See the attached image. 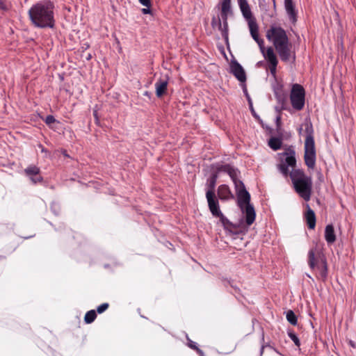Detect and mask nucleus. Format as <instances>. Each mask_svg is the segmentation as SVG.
<instances>
[{
    "label": "nucleus",
    "instance_id": "5701e85b",
    "mask_svg": "<svg viewBox=\"0 0 356 356\" xmlns=\"http://www.w3.org/2000/svg\"><path fill=\"white\" fill-rule=\"evenodd\" d=\"M286 319L292 325H295L297 324V318L294 312L291 310H289L286 312Z\"/></svg>",
    "mask_w": 356,
    "mask_h": 356
},
{
    "label": "nucleus",
    "instance_id": "6ab92c4d",
    "mask_svg": "<svg viewBox=\"0 0 356 356\" xmlns=\"http://www.w3.org/2000/svg\"><path fill=\"white\" fill-rule=\"evenodd\" d=\"M214 29H218L221 32L222 36L228 42V26L227 24H212Z\"/></svg>",
    "mask_w": 356,
    "mask_h": 356
},
{
    "label": "nucleus",
    "instance_id": "b1692460",
    "mask_svg": "<svg viewBox=\"0 0 356 356\" xmlns=\"http://www.w3.org/2000/svg\"><path fill=\"white\" fill-rule=\"evenodd\" d=\"M217 177L218 175L216 173L209 179V189L208 191H212L214 192V188L216 184Z\"/></svg>",
    "mask_w": 356,
    "mask_h": 356
},
{
    "label": "nucleus",
    "instance_id": "a878e982",
    "mask_svg": "<svg viewBox=\"0 0 356 356\" xmlns=\"http://www.w3.org/2000/svg\"><path fill=\"white\" fill-rule=\"evenodd\" d=\"M289 336L291 338V339L294 342V343L297 346H300V341L298 338V337L293 332H289Z\"/></svg>",
    "mask_w": 356,
    "mask_h": 356
},
{
    "label": "nucleus",
    "instance_id": "412c9836",
    "mask_svg": "<svg viewBox=\"0 0 356 356\" xmlns=\"http://www.w3.org/2000/svg\"><path fill=\"white\" fill-rule=\"evenodd\" d=\"M96 316H97V315H96L95 311L90 310L86 314L84 320H85L86 323H91L92 322H93L95 321Z\"/></svg>",
    "mask_w": 356,
    "mask_h": 356
},
{
    "label": "nucleus",
    "instance_id": "39448f33",
    "mask_svg": "<svg viewBox=\"0 0 356 356\" xmlns=\"http://www.w3.org/2000/svg\"><path fill=\"white\" fill-rule=\"evenodd\" d=\"M250 31L253 39L257 42L259 46V48L265 58V59L269 63L270 66V72L273 77L276 79V71H277V59L275 54L274 53L273 49L271 47H269L264 50V41L260 40L258 36V26L257 24H249Z\"/></svg>",
    "mask_w": 356,
    "mask_h": 356
},
{
    "label": "nucleus",
    "instance_id": "1a4fd4ad",
    "mask_svg": "<svg viewBox=\"0 0 356 356\" xmlns=\"http://www.w3.org/2000/svg\"><path fill=\"white\" fill-rule=\"evenodd\" d=\"M280 163L277 165L280 171L287 176L295 168L296 165V152L293 148H287L284 152L280 154Z\"/></svg>",
    "mask_w": 356,
    "mask_h": 356
},
{
    "label": "nucleus",
    "instance_id": "f704fd0d",
    "mask_svg": "<svg viewBox=\"0 0 356 356\" xmlns=\"http://www.w3.org/2000/svg\"><path fill=\"white\" fill-rule=\"evenodd\" d=\"M196 351L200 354V356H204V353L200 348H198V350H197Z\"/></svg>",
    "mask_w": 356,
    "mask_h": 356
},
{
    "label": "nucleus",
    "instance_id": "c756f323",
    "mask_svg": "<svg viewBox=\"0 0 356 356\" xmlns=\"http://www.w3.org/2000/svg\"><path fill=\"white\" fill-rule=\"evenodd\" d=\"M140 3L146 7H149L151 3L149 0H138Z\"/></svg>",
    "mask_w": 356,
    "mask_h": 356
},
{
    "label": "nucleus",
    "instance_id": "7ed1b4c3",
    "mask_svg": "<svg viewBox=\"0 0 356 356\" xmlns=\"http://www.w3.org/2000/svg\"><path fill=\"white\" fill-rule=\"evenodd\" d=\"M290 177L296 192L305 200H309L312 187L311 177L306 176L301 170H291Z\"/></svg>",
    "mask_w": 356,
    "mask_h": 356
},
{
    "label": "nucleus",
    "instance_id": "f3484780",
    "mask_svg": "<svg viewBox=\"0 0 356 356\" xmlns=\"http://www.w3.org/2000/svg\"><path fill=\"white\" fill-rule=\"evenodd\" d=\"M218 195L221 200H227L233 197V195L232 194L229 188L225 184L218 187Z\"/></svg>",
    "mask_w": 356,
    "mask_h": 356
},
{
    "label": "nucleus",
    "instance_id": "2f4dec72",
    "mask_svg": "<svg viewBox=\"0 0 356 356\" xmlns=\"http://www.w3.org/2000/svg\"><path fill=\"white\" fill-rule=\"evenodd\" d=\"M188 346H189L190 348H191L192 349H194V350H198L197 346H196L195 343H194L193 341H191L188 343Z\"/></svg>",
    "mask_w": 356,
    "mask_h": 356
},
{
    "label": "nucleus",
    "instance_id": "ddd939ff",
    "mask_svg": "<svg viewBox=\"0 0 356 356\" xmlns=\"http://www.w3.org/2000/svg\"><path fill=\"white\" fill-rule=\"evenodd\" d=\"M169 81V77L168 75L161 76L155 83L156 95L160 97L163 96L166 90Z\"/></svg>",
    "mask_w": 356,
    "mask_h": 356
},
{
    "label": "nucleus",
    "instance_id": "bb28decb",
    "mask_svg": "<svg viewBox=\"0 0 356 356\" xmlns=\"http://www.w3.org/2000/svg\"><path fill=\"white\" fill-rule=\"evenodd\" d=\"M108 303H103L97 307V311L98 313L101 314V313L104 312V311H106L108 309Z\"/></svg>",
    "mask_w": 356,
    "mask_h": 356
},
{
    "label": "nucleus",
    "instance_id": "2eb2a0df",
    "mask_svg": "<svg viewBox=\"0 0 356 356\" xmlns=\"http://www.w3.org/2000/svg\"><path fill=\"white\" fill-rule=\"evenodd\" d=\"M307 211L305 213V219L309 229H314L316 225V216L314 211L306 204Z\"/></svg>",
    "mask_w": 356,
    "mask_h": 356
},
{
    "label": "nucleus",
    "instance_id": "f257e3e1",
    "mask_svg": "<svg viewBox=\"0 0 356 356\" xmlns=\"http://www.w3.org/2000/svg\"><path fill=\"white\" fill-rule=\"evenodd\" d=\"M241 12L247 22H253L254 17L247 0H237ZM218 22H227L233 16L232 0H219L216 6Z\"/></svg>",
    "mask_w": 356,
    "mask_h": 356
},
{
    "label": "nucleus",
    "instance_id": "423d86ee",
    "mask_svg": "<svg viewBox=\"0 0 356 356\" xmlns=\"http://www.w3.org/2000/svg\"><path fill=\"white\" fill-rule=\"evenodd\" d=\"M303 126L306 133L304 159L308 168H314L316 163V149L313 136L314 131L312 125L309 122H306Z\"/></svg>",
    "mask_w": 356,
    "mask_h": 356
},
{
    "label": "nucleus",
    "instance_id": "4468645a",
    "mask_svg": "<svg viewBox=\"0 0 356 356\" xmlns=\"http://www.w3.org/2000/svg\"><path fill=\"white\" fill-rule=\"evenodd\" d=\"M231 71L236 76V78L241 82H245L246 76L245 71L242 66L236 62L231 64Z\"/></svg>",
    "mask_w": 356,
    "mask_h": 356
},
{
    "label": "nucleus",
    "instance_id": "7c9ffc66",
    "mask_svg": "<svg viewBox=\"0 0 356 356\" xmlns=\"http://www.w3.org/2000/svg\"><path fill=\"white\" fill-rule=\"evenodd\" d=\"M35 25L36 26H38V27H40V28H44V27H46L47 24H40V23H38V24H35ZM48 25L49 26L50 28H53L54 27V24H48Z\"/></svg>",
    "mask_w": 356,
    "mask_h": 356
},
{
    "label": "nucleus",
    "instance_id": "4be33fe9",
    "mask_svg": "<svg viewBox=\"0 0 356 356\" xmlns=\"http://www.w3.org/2000/svg\"><path fill=\"white\" fill-rule=\"evenodd\" d=\"M225 227L228 230H229V232L232 233L242 232L245 229L243 227H237L232 223L227 224Z\"/></svg>",
    "mask_w": 356,
    "mask_h": 356
},
{
    "label": "nucleus",
    "instance_id": "c9c22d12",
    "mask_svg": "<svg viewBox=\"0 0 356 356\" xmlns=\"http://www.w3.org/2000/svg\"><path fill=\"white\" fill-rule=\"evenodd\" d=\"M302 130V128H300V129H299V133H300V134H301Z\"/></svg>",
    "mask_w": 356,
    "mask_h": 356
},
{
    "label": "nucleus",
    "instance_id": "f03ea898",
    "mask_svg": "<svg viewBox=\"0 0 356 356\" xmlns=\"http://www.w3.org/2000/svg\"><path fill=\"white\" fill-rule=\"evenodd\" d=\"M266 37L273 43L281 59L289 60L291 56V45L285 31L279 27H272L267 31Z\"/></svg>",
    "mask_w": 356,
    "mask_h": 356
},
{
    "label": "nucleus",
    "instance_id": "72a5a7b5",
    "mask_svg": "<svg viewBox=\"0 0 356 356\" xmlns=\"http://www.w3.org/2000/svg\"><path fill=\"white\" fill-rule=\"evenodd\" d=\"M149 7H147L146 8H143L142 9V11L144 14H147V13H150V10L149 8Z\"/></svg>",
    "mask_w": 356,
    "mask_h": 356
},
{
    "label": "nucleus",
    "instance_id": "20e7f679",
    "mask_svg": "<svg viewBox=\"0 0 356 356\" xmlns=\"http://www.w3.org/2000/svg\"><path fill=\"white\" fill-rule=\"evenodd\" d=\"M54 5L50 1L40 2L33 6L29 11L32 22H52Z\"/></svg>",
    "mask_w": 356,
    "mask_h": 356
},
{
    "label": "nucleus",
    "instance_id": "0eeeda50",
    "mask_svg": "<svg viewBox=\"0 0 356 356\" xmlns=\"http://www.w3.org/2000/svg\"><path fill=\"white\" fill-rule=\"evenodd\" d=\"M236 188L238 192V206L245 217L246 224L249 226L254 222L256 216L254 207L250 204V195L243 184Z\"/></svg>",
    "mask_w": 356,
    "mask_h": 356
},
{
    "label": "nucleus",
    "instance_id": "aec40b11",
    "mask_svg": "<svg viewBox=\"0 0 356 356\" xmlns=\"http://www.w3.org/2000/svg\"><path fill=\"white\" fill-rule=\"evenodd\" d=\"M282 145V140L277 138H271L268 141V145L274 150L279 149Z\"/></svg>",
    "mask_w": 356,
    "mask_h": 356
},
{
    "label": "nucleus",
    "instance_id": "cd10ccee",
    "mask_svg": "<svg viewBox=\"0 0 356 356\" xmlns=\"http://www.w3.org/2000/svg\"><path fill=\"white\" fill-rule=\"evenodd\" d=\"M10 8V4L3 0H0V9L7 10Z\"/></svg>",
    "mask_w": 356,
    "mask_h": 356
},
{
    "label": "nucleus",
    "instance_id": "9d476101",
    "mask_svg": "<svg viewBox=\"0 0 356 356\" xmlns=\"http://www.w3.org/2000/svg\"><path fill=\"white\" fill-rule=\"evenodd\" d=\"M290 99L293 108L300 111L305 105V90L299 84H294L292 87Z\"/></svg>",
    "mask_w": 356,
    "mask_h": 356
},
{
    "label": "nucleus",
    "instance_id": "393cba45",
    "mask_svg": "<svg viewBox=\"0 0 356 356\" xmlns=\"http://www.w3.org/2000/svg\"><path fill=\"white\" fill-rule=\"evenodd\" d=\"M25 172L28 175H36L39 172V169L35 166H31L25 170Z\"/></svg>",
    "mask_w": 356,
    "mask_h": 356
},
{
    "label": "nucleus",
    "instance_id": "9b49d317",
    "mask_svg": "<svg viewBox=\"0 0 356 356\" xmlns=\"http://www.w3.org/2000/svg\"><path fill=\"white\" fill-rule=\"evenodd\" d=\"M220 172H224L229 175L233 182L234 183L236 188L242 186V181L237 179L238 171L233 168L232 166L229 165L218 166L217 168L216 174L218 175Z\"/></svg>",
    "mask_w": 356,
    "mask_h": 356
},
{
    "label": "nucleus",
    "instance_id": "a211bd4d",
    "mask_svg": "<svg viewBox=\"0 0 356 356\" xmlns=\"http://www.w3.org/2000/svg\"><path fill=\"white\" fill-rule=\"evenodd\" d=\"M325 238L327 243H332L336 240L334 227L332 225H328L325 227Z\"/></svg>",
    "mask_w": 356,
    "mask_h": 356
},
{
    "label": "nucleus",
    "instance_id": "c85d7f7f",
    "mask_svg": "<svg viewBox=\"0 0 356 356\" xmlns=\"http://www.w3.org/2000/svg\"><path fill=\"white\" fill-rule=\"evenodd\" d=\"M55 122H56V120H55L54 117V116H52V115H48V116H47V117H46V118H45V122H46L48 125H49V126H51V125L53 123H54Z\"/></svg>",
    "mask_w": 356,
    "mask_h": 356
},
{
    "label": "nucleus",
    "instance_id": "6e6552de",
    "mask_svg": "<svg viewBox=\"0 0 356 356\" xmlns=\"http://www.w3.org/2000/svg\"><path fill=\"white\" fill-rule=\"evenodd\" d=\"M308 264L313 270L318 273L321 279L324 280L327 277V262L324 256L317 247L312 248L309 251Z\"/></svg>",
    "mask_w": 356,
    "mask_h": 356
},
{
    "label": "nucleus",
    "instance_id": "dca6fc26",
    "mask_svg": "<svg viewBox=\"0 0 356 356\" xmlns=\"http://www.w3.org/2000/svg\"><path fill=\"white\" fill-rule=\"evenodd\" d=\"M284 6L286 11L289 17V19L293 22H296L297 21L296 19V13L295 10L294 4L292 0H285Z\"/></svg>",
    "mask_w": 356,
    "mask_h": 356
},
{
    "label": "nucleus",
    "instance_id": "f8f14e48",
    "mask_svg": "<svg viewBox=\"0 0 356 356\" xmlns=\"http://www.w3.org/2000/svg\"><path fill=\"white\" fill-rule=\"evenodd\" d=\"M208 205L211 213L215 216H221L218 201L216 199L215 193L212 191H207L206 193Z\"/></svg>",
    "mask_w": 356,
    "mask_h": 356
},
{
    "label": "nucleus",
    "instance_id": "473e14b6",
    "mask_svg": "<svg viewBox=\"0 0 356 356\" xmlns=\"http://www.w3.org/2000/svg\"><path fill=\"white\" fill-rule=\"evenodd\" d=\"M31 179L33 182L36 183L41 180V177L40 176L36 177H31Z\"/></svg>",
    "mask_w": 356,
    "mask_h": 356
}]
</instances>
